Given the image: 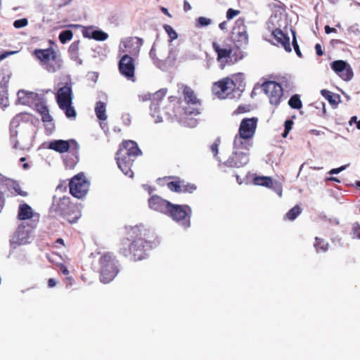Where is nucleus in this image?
Instances as JSON below:
<instances>
[{"mask_svg": "<svg viewBox=\"0 0 360 360\" xmlns=\"http://www.w3.org/2000/svg\"><path fill=\"white\" fill-rule=\"evenodd\" d=\"M160 240L150 228L143 224L126 228V236L121 241L119 253L133 262L141 261L148 256V251L155 248Z\"/></svg>", "mask_w": 360, "mask_h": 360, "instance_id": "f257e3e1", "label": "nucleus"}, {"mask_svg": "<svg viewBox=\"0 0 360 360\" xmlns=\"http://www.w3.org/2000/svg\"><path fill=\"white\" fill-rule=\"evenodd\" d=\"M176 86L177 93L180 97L176 103L169 104L166 107L167 110H172V112H166L168 117L181 119L184 116L199 115L202 101L195 91L184 83H178Z\"/></svg>", "mask_w": 360, "mask_h": 360, "instance_id": "f03ea898", "label": "nucleus"}, {"mask_svg": "<svg viewBox=\"0 0 360 360\" xmlns=\"http://www.w3.org/2000/svg\"><path fill=\"white\" fill-rule=\"evenodd\" d=\"M141 154L142 152L136 142L131 140H125L122 142L116 153V160L118 167L124 175L133 178L132 165L136 158Z\"/></svg>", "mask_w": 360, "mask_h": 360, "instance_id": "7ed1b4c3", "label": "nucleus"}, {"mask_svg": "<svg viewBox=\"0 0 360 360\" xmlns=\"http://www.w3.org/2000/svg\"><path fill=\"white\" fill-rule=\"evenodd\" d=\"M50 214L54 217H60L68 223H75L81 217L78 207L72 204L67 196L56 198L55 196L49 209Z\"/></svg>", "mask_w": 360, "mask_h": 360, "instance_id": "20e7f679", "label": "nucleus"}, {"mask_svg": "<svg viewBox=\"0 0 360 360\" xmlns=\"http://www.w3.org/2000/svg\"><path fill=\"white\" fill-rule=\"evenodd\" d=\"M33 54L39 60L41 65L49 72H56L62 67V60L52 47L44 49H37Z\"/></svg>", "mask_w": 360, "mask_h": 360, "instance_id": "39448f33", "label": "nucleus"}, {"mask_svg": "<svg viewBox=\"0 0 360 360\" xmlns=\"http://www.w3.org/2000/svg\"><path fill=\"white\" fill-rule=\"evenodd\" d=\"M115 256L111 252L104 253L99 259L100 280L103 283L112 281L119 272Z\"/></svg>", "mask_w": 360, "mask_h": 360, "instance_id": "423d86ee", "label": "nucleus"}, {"mask_svg": "<svg viewBox=\"0 0 360 360\" xmlns=\"http://www.w3.org/2000/svg\"><path fill=\"white\" fill-rule=\"evenodd\" d=\"M191 208L187 205L171 204L167 216L179 223L185 229L191 226Z\"/></svg>", "mask_w": 360, "mask_h": 360, "instance_id": "0eeeda50", "label": "nucleus"}, {"mask_svg": "<svg viewBox=\"0 0 360 360\" xmlns=\"http://www.w3.org/2000/svg\"><path fill=\"white\" fill-rule=\"evenodd\" d=\"M262 87L269 98V103L275 108L283 100V89L280 84L275 81H267L262 84Z\"/></svg>", "mask_w": 360, "mask_h": 360, "instance_id": "6e6552de", "label": "nucleus"}, {"mask_svg": "<svg viewBox=\"0 0 360 360\" xmlns=\"http://www.w3.org/2000/svg\"><path fill=\"white\" fill-rule=\"evenodd\" d=\"M70 194L77 198H82L86 194L89 188V182L83 173H79L74 176L69 182Z\"/></svg>", "mask_w": 360, "mask_h": 360, "instance_id": "1a4fd4ad", "label": "nucleus"}, {"mask_svg": "<svg viewBox=\"0 0 360 360\" xmlns=\"http://www.w3.org/2000/svg\"><path fill=\"white\" fill-rule=\"evenodd\" d=\"M236 86V83L229 77H224L216 82L212 86L214 95L220 99H225L231 95Z\"/></svg>", "mask_w": 360, "mask_h": 360, "instance_id": "9d476101", "label": "nucleus"}, {"mask_svg": "<svg viewBox=\"0 0 360 360\" xmlns=\"http://www.w3.org/2000/svg\"><path fill=\"white\" fill-rule=\"evenodd\" d=\"M249 162V153L233 150L232 154L225 162L219 164V167L226 172L224 168H240L245 166Z\"/></svg>", "mask_w": 360, "mask_h": 360, "instance_id": "9b49d317", "label": "nucleus"}, {"mask_svg": "<svg viewBox=\"0 0 360 360\" xmlns=\"http://www.w3.org/2000/svg\"><path fill=\"white\" fill-rule=\"evenodd\" d=\"M49 148L59 153H66L71 149L74 154H77L79 150V145L75 139L67 141L54 140L49 143Z\"/></svg>", "mask_w": 360, "mask_h": 360, "instance_id": "f8f14e48", "label": "nucleus"}, {"mask_svg": "<svg viewBox=\"0 0 360 360\" xmlns=\"http://www.w3.org/2000/svg\"><path fill=\"white\" fill-rule=\"evenodd\" d=\"M119 71L122 75L128 79L134 80L135 72V61L130 56L125 54L120 60Z\"/></svg>", "mask_w": 360, "mask_h": 360, "instance_id": "ddd939ff", "label": "nucleus"}, {"mask_svg": "<svg viewBox=\"0 0 360 360\" xmlns=\"http://www.w3.org/2000/svg\"><path fill=\"white\" fill-rule=\"evenodd\" d=\"M257 117L244 118L241 120L238 129V134L243 137L252 139L257 127Z\"/></svg>", "mask_w": 360, "mask_h": 360, "instance_id": "4468645a", "label": "nucleus"}, {"mask_svg": "<svg viewBox=\"0 0 360 360\" xmlns=\"http://www.w3.org/2000/svg\"><path fill=\"white\" fill-rule=\"evenodd\" d=\"M331 68L345 81H349L353 77L352 69L345 60H338L333 61L331 63Z\"/></svg>", "mask_w": 360, "mask_h": 360, "instance_id": "2eb2a0df", "label": "nucleus"}, {"mask_svg": "<svg viewBox=\"0 0 360 360\" xmlns=\"http://www.w3.org/2000/svg\"><path fill=\"white\" fill-rule=\"evenodd\" d=\"M231 34L233 40L240 44H246L248 42V35L244 19L238 18L236 20Z\"/></svg>", "mask_w": 360, "mask_h": 360, "instance_id": "dca6fc26", "label": "nucleus"}, {"mask_svg": "<svg viewBox=\"0 0 360 360\" xmlns=\"http://www.w3.org/2000/svg\"><path fill=\"white\" fill-rule=\"evenodd\" d=\"M169 178L173 179V181L167 183V187L172 191L191 193L196 189L194 184H185L184 181L180 180L178 177L169 176Z\"/></svg>", "mask_w": 360, "mask_h": 360, "instance_id": "f3484780", "label": "nucleus"}, {"mask_svg": "<svg viewBox=\"0 0 360 360\" xmlns=\"http://www.w3.org/2000/svg\"><path fill=\"white\" fill-rule=\"evenodd\" d=\"M171 202L162 198L154 195L148 199V206L150 209L165 215L167 214L171 207Z\"/></svg>", "mask_w": 360, "mask_h": 360, "instance_id": "a211bd4d", "label": "nucleus"}, {"mask_svg": "<svg viewBox=\"0 0 360 360\" xmlns=\"http://www.w3.org/2000/svg\"><path fill=\"white\" fill-rule=\"evenodd\" d=\"M56 101L58 106L66 105L72 103V91L71 83H66L60 87L56 94Z\"/></svg>", "mask_w": 360, "mask_h": 360, "instance_id": "6ab92c4d", "label": "nucleus"}, {"mask_svg": "<svg viewBox=\"0 0 360 360\" xmlns=\"http://www.w3.org/2000/svg\"><path fill=\"white\" fill-rule=\"evenodd\" d=\"M212 46L217 53V60L221 63L223 68L227 62V58L231 55L232 49L231 47L221 48L217 41H213Z\"/></svg>", "mask_w": 360, "mask_h": 360, "instance_id": "aec40b11", "label": "nucleus"}, {"mask_svg": "<svg viewBox=\"0 0 360 360\" xmlns=\"http://www.w3.org/2000/svg\"><path fill=\"white\" fill-rule=\"evenodd\" d=\"M252 139L243 137L240 134H236L233 140V149L249 153L250 148L252 146Z\"/></svg>", "mask_w": 360, "mask_h": 360, "instance_id": "412c9836", "label": "nucleus"}, {"mask_svg": "<svg viewBox=\"0 0 360 360\" xmlns=\"http://www.w3.org/2000/svg\"><path fill=\"white\" fill-rule=\"evenodd\" d=\"M272 35L274 36L277 44H281L287 52H290L292 51L290 44V38L285 34H284L281 30H274L272 32Z\"/></svg>", "mask_w": 360, "mask_h": 360, "instance_id": "4be33fe9", "label": "nucleus"}, {"mask_svg": "<svg viewBox=\"0 0 360 360\" xmlns=\"http://www.w3.org/2000/svg\"><path fill=\"white\" fill-rule=\"evenodd\" d=\"M34 216L32 207L27 204H22L19 206L18 218L20 220L32 219Z\"/></svg>", "mask_w": 360, "mask_h": 360, "instance_id": "5701e85b", "label": "nucleus"}, {"mask_svg": "<svg viewBox=\"0 0 360 360\" xmlns=\"http://www.w3.org/2000/svg\"><path fill=\"white\" fill-rule=\"evenodd\" d=\"M6 184L8 190L11 191H13L16 195H19L22 197H26L28 195L27 192L23 191L21 188L20 184L17 181L13 180L11 179H8L6 180Z\"/></svg>", "mask_w": 360, "mask_h": 360, "instance_id": "b1692460", "label": "nucleus"}, {"mask_svg": "<svg viewBox=\"0 0 360 360\" xmlns=\"http://www.w3.org/2000/svg\"><path fill=\"white\" fill-rule=\"evenodd\" d=\"M165 96V92L160 90L156 91L155 94H143L142 95L139 96V98L142 101H159L162 100V98Z\"/></svg>", "mask_w": 360, "mask_h": 360, "instance_id": "393cba45", "label": "nucleus"}, {"mask_svg": "<svg viewBox=\"0 0 360 360\" xmlns=\"http://www.w3.org/2000/svg\"><path fill=\"white\" fill-rule=\"evenodd\" d=\"M253 183L257 186H262L266 188H272L274 185L273 179L270 176H258L253 179Z\"/></svg>", "mask_w": 360, "mask_h": 360, "instance_id": "a878e982", "label": "nucleus"}, {"mask_svg": "<svg viewBox=\"0 0 360 360\" xmlns=\"http://www.w3.org/2000/svg\"><path fill=\"white\" fill-rule=\"evenodd\" d=\"M95 112L97 118L99 120L103 121L107 119L106 115V107L105 103L102 101H98L95 107Z\"/></svg>", "mask_w": 360, "mask_h": 360, "instance_id": "bb28decb", "label": "nucleus"}, {"mask_svg": "<svg viewBox=\"0 0 360 360\" xmlns=\"http://www.w3.org/2000/svg\"><path fill=\"white\" fill-rule=\"evenodd\" d=\"M302 212V208L300 205H296L291 208L284 216V219L294 221Z\"/></svg>", "mask_w": 360, "mask_h": 360, "instance_id": "cd10ccee", "label": "nucleus"}, {"mask_svg": "<svg viewBox=\"0 0 360 360\" xmlns=\"http://www.w3.org/2000/svg\"><path fill=\"white\" fill-rule=\"evenodd\" d=\"M314 246L316 250V252H326L328 251L329 248V243L326 242L324 239L316 237L315 238V243L314 244Z\"/></svg>", "mask_w": 360, "mask_h": 360, "instance_id": "c85d7f7f", "label": "nucleus"}, {"mask_svg": "<svg viewBox=\"0 0 360 360\" xmlns=\"http://www.w3.org/2000/svg\"><path fill=\"white\" fill-rule=\"evenodd\" d=\"M37 110L41 115V120L44 122H49L52 121V117L49 114V108L45 105L37 106Z\"/></svg>", "mask_w": 360, "mask_h": 360, "instance_id": "c756f323", "label": "nucleus"}, {"mask_svg": "<svg viewBox=\"0 0 360 360\" xmlns=\"http://www.w3.org/2000/svg\"><path fill=\"white\" fill-rule=\"evenodd\" d=\"M11 73L8 70H0V87H8Z\"/></svg>", "mask_w": 360, "mask_h": 360, "instance_id": "7c9ffc66", "label": "nucleus"}, {"mask_svg": "<svg viewBox=\"0 0 360 360\" xmlns=\"http://www.w3.org/2000/svg\"><path fill=\"white\" fill-rule=\"evenodd\" d=\"M321 94L330 103V104H337V99L340 98V96L337 94H333V92L327 90L322 89L321 91Z\"/></svg>", "mask_w": 360, "mask_h": 360, "instance_id": "2f4dec72", "label": "nucleus"}, {"mask_svg": "<svg viewBox=\"0 0 360 360\" xmlns=\"http://www.w3.org/2000/svg\"><path fill=\"white\" fill-rule=\"evenodd\" d=\"M288 105L292 109H301L302 108V103L298 94H295L290 97L288 101Z\"/></svg>", "mask_w": 360, "mask_h": 360, "instance_id": "473e14b6", "label": "nucleus"}, {"mask_svg": "<svg viewBox=\"0 0 360 360\" xmlns=\"http://www.w3.org/2000/svg\"><path fill=\"white\" fill-rule=\"evenodd\" d=\"M62 110L64 111L65 116L69 119H75L77 115V112L75 108L72 106V103L66 104V105H62L59 107Z\"/></svg>", "mask_w": 360, "mask_h": 360, "instance_id": "72a5a7b5", "label": "nucleus"}, {"mask_svg": "<svg viewBox=\"0 0 360 360\" xmlns=\"http://www.w3.org/2000/svg\"><path fill=\"white\" fill-rule=\"evenodd\" d=\"M0 105L3 107L8 105V87H0Z\"/></svg>", "mask_w": 360, "mask_h": 360, "instance_id": "f704fd0d", "label": "nucleus"}, {"mask_svg": "<svg viewBox=\"0 0 360 360\" xmlns=\"http://www.w3.org/2000/svg\"><path fill=\"white\" fill-rule=\"evenodd\" d=\"M73 37V32L70 30L62 31L58 37L61 44H64L67 41H70Z\"/></svg>", "mask_w": 360, "mask_h": 360, "instance_id": "c9c22d12", "label": "nucleus"}, {"mask_svg": "<svg viewBox=\"0 0 360 360\" xmlns=\"http://www.w3.org/2000/svg\"><path fill=\"white\" fill-rule=\"evenodd\" d=\"M151 115L155 118V122H159L162 121V117L160 112L159 107L157 104L153 103L150 107Z\"/></svg>", "mask_w": 360, "mask_h": 360, "instance_id": "e433bc0d", "label": "nucleus"}, {"mask_svg": "<svg viewBox=\"0 0 360 360\" xmlns=\"http://www.w3.org/2000/svg\"><path fill=\"white\" fill-rule=\"evenodd\" d=\"M108 37V34L102 30H95L91 35V38L96 41H105Z\"/></svg>", "mask_w": 360, "mask_h": 360, "instance_id": "4c0bfd02", "label": "nucleus"}, {"mask_svg": "<svg viewBox=\"0 0 360 360\" xmlns=\"http://www.w3.org/2000/svg\"><path fill=\"white\" fill-rule=\"evenodd\" d=\"M79 41H75L72 42L68 49L69 53L71 55L77 56L79 50Z\"/></svg>", "mask_w": 360, "mask_h": 360, "instance_id": "58836bf2", "label": "nucleus"}, {"mask_svg": "<svg viewBox=\"0 0 360 360\" xmlns=\"http://www.w3.org/2000/svg\"><path fill=\"white\" fill-rule=\"evenodd\" d=\"M164 29L166 31V32L167 33L171 41L177 38V37H178L177 33L170 25H165L164 26Z\"/></svg>", "mask_w": 360, "mask_h": 360, "instance_id": "ea45409f", "label": "nucleus"}, {"mask_svg": "<svg viewBox=\"0 0 360 360\" xmlns=\"http://www.w3.org/2000/svg\"><path fill=\"white\" fill-rule=\"evenodd\" d=\"M221 143L220 138H217L214 142L211 145L210 150L214 157L218 154L219 146Z\"/></svg>", "mask_w": 360, "mask_h": 360, "instance_id": "a19ab883", "label": "nucleus"}, {"mask_svg": "<svg viewBox=\"0 0 360 360\" xmlns=\"http://www.w3.org/2000/svg\"><path fill=\"white\" fill-rule=\"evenodd\" d=\"M28 24V20L27 18H21L19 20H16L13 22V26L17 28H22L26 27Z\"/></svg>", "mask_w": 360, "mask_h": 360, "instance_id": "79ce46f5", "label": "nucleus"}, {"mask_svg": "<svg viewBox=\"0 0 360 360\" xmlns=\"http://www.w3.org/2000/svg\"><path fill=\"white\" fill-rule=\"evenodd\" d=\"M233 81L235 83L239 82L238 87H243L245 86L244 76L243 73H238L237 75H233Z\"/></svg>", "mask_w": 360, "mask_h": 360, "instance_id": "37998d69", "label": "nucleus"}, {"mask_svg": "<svg viewBox=\"0 0 360 360\" xmlns=\"http://www.w3.org/2000/svg\"><path fill=\"white\" fill-rule=\"evenodd\" d=\"M292 34H293V39H292V46H293V48L297 53V55L301 58L302 57V53H301V51L300 50V47H299V45L297 44V39H296V37H295V32L294 31H292Z\"/></svg>", "mask_w": 360, "mask_h": 360, "instance_id": "c03bdc74", "label": "nucleus"}, {"mask_svg": "<svg viewBox=\"0 0 360 360\" xmlns=\"http://www.w3.org/2000/svg\"><path fill=\"white\" fill-rule=\"evenodd\" d=\"M352 232L354 238L360 239V224L358 222L353 224Z\"/></svg>", "mask_w": 360, "mask_h": 360, "instance_id": "a18cd8bd", "label": "nucleus"}, {"mask_svg": "<svg viewBox=\"0 0 360 360\" xmlns=\"http://www.w3.org/2000/svg\"><path fill=\"white\" fill-rule=\"evenodd\" d=\"M94 31L92 27H84L82 30V34L85 38L92 39V32Z\"/></svg>", "mask_w": 360, "mask_h": 360, "instance_id": "49530a36", "label": "nucleus"}, {"mask_svg": "<svg viewBox=\"0 0 360 360\" xmlns=\"http://www.w3.org/2000/svg\"><path fill=\"white\" fill-rule=\"evenodd\" d=\"M240 11L239 10H234L233 8L228 9L226 12V18L228 20H231L238 14H240Z\"/></svg>", "mask_w": 360, "mask_h": 360, "instance_id": "de8ad7c7", "label": "nucleus"}, {"mask_svg": "<svg viewBox=\"0 0 360 360\" xmlns=\"http://www.w3.org/2000/svg\"><path fill=\"white\" fill-rule=\"evenodd\" d=\"M200 26H207L211 23V20L205 17H199L197 20Z\"/></svg>", "mask_w": 360, "mask_h": 360, "instance_id": "09e8293b", "label": "nucleus"}, {"mask_svg": "<svg viewBox=\"0 0 360 360\" xmlns=\"http://www.w3.org/2000/svg\"><path fill=\"white\" fill-rule=\"evenodd\" d=\"M293 122L291 120H286L285 122V131L283 134V137H286L287 134L289 133L290 130L292 129V125Z\"/></svg>", "mask_w": 360, "mask_h": 360, "instance_id": "8fccbe9b", "label": "nucleus"}, {"mask_svg": "<svg viewBox=\"0 0 360 360\" xmlns=\"http://www.w3.org/2000/svg\"><path fill=\"white\" fill-rule=\"evenodd\" d=\"M250 110L249 105H239L235 111L236 114H241L249 112Z\"/></svg>", "mask_w": 360, "mask_h": 360, "instance_id": "3c124183", "label": "nucleus"}, {"mask_svg": "<svg viewBox=\"0 0 360 360\" xmlns=\"http://www.w3.org/2000/svg\"><path fill=\"white\" fill-rule=\"evenodd\" d=\"M72 0H54L55 4L58 7L61 8L68 5Z\"/></svg>", "mask_w": 360, "mask_h": 360, "instance_id": "603ef678", "label": "nucleus"}, {"mask_svg": "<svg viewBox=\"0 0 360 360\" xmlns=\"http://www.w3.org/2000/svg\"><path fill=\"white\" fill-rule=\"evenodd\" d=\"M21 117H22V115H20V114H18V115H15V116L13 118V120H11V125L12 127H13V126H16V127H17V126L18 125V124H19V122H20V119H21Z\"/></svg>", "mask_w": 360, "mask_h": 360, "instance_id": "864d4df0", "label": "nucleus"}, {"mask_svg": "<svg viewBox=\"0 0 360 360\" xmlns=\"http://www.w3.org/2000/svg\"><path fill=\"white\" fill-rule=\"evenodd\" d=\"M59 269L60 271V272L64 274V275H68L69 274V270L68 269V267L63 264H60L59 266Z\"/></svg>", "mask_w": 360, "mask_h": 360, "instance_id": "5fc2aeb1", "label": "nucleus"}, {"mask_svg": "<svg viewBox=\"0 0 360 360\" xmlns=\"http://www.w3.org/2000/svg\"><path fill=\"white\" fill-rule=\"evenodd\" d=\"M349 123L350 125H352L353 123H356V128L360 130V120L357 121V117L356 116L352 117L350 120H349Z\"/></svg>", "mask_w": 360, "mask_h": 360, "instance_id": "6e6d98bb", "label": "nucleus"}, {"mask_svg": "<svg viewBox=\"0 0 360 360\" xmlns=\"http://www.w3.org/2000/svg\"><path fill=\"white\" fill-rule=\"evenodd\" d=\"M6 200L4 197L3 193L0 191V213L2 212L4 207L5 206Z\"/></svg>", "mask_w": 360, "mask_h": 360, "instance_id": "4d7b16f0", "label": "nucleus"}, {"mask_svg": "<svg viewBox=\"0 0 360 360\" xmlns=\"http://www.w3.org/2000/svg\"><path fill=\"white\" fill-rule=\"evenodd\" d=\"M30 144H22L19 141H16L14 144V148L20 149H25L30 147Z\"/></svg>", "mask_w": 360, "mask_h": 360, "instance_id": "13d9d810", "label": "nucleus"}, {"mask_svg": "<svg viewBox=\"0 0 360 360\" xmlns=\"http://www.w3.org/2000/svg\"><path fill=\"white\" fill-rule=\"evenodd\" d=\"M66 189H67V186H66L65 181L60 182L56 187V190H58L60 191H65Z\"/></svg>", "mask_w": 360, "mask_h": 360, "instance_id": "bf43d9fd", "label": "nucleus"}, {"mask_svg": "<svg viewBox=\"0 0 360 360\" xmlns=\"http://www.w3.org/2000/svg\"><path fill=\"white\" fill-rule=\"evenodd\" d=\"M315 50L318 56H321L323 55V51L322 50L321 44H316L315 45Z\"/></svg>", "mask_w": 360, "mask_h": 360, "instance_id": "052dcab7", "label": "nucleus"}, {"mask_svg": "<svg viewBox=\"0 0 360 360\" xmlns=\"http://www.w3.org/2000/svg\"><path fill=\"white\" fill-rule=\"evenodd\" d=\"M345 169V166H342V167H338V168L332 169L330 171V174H338V173L342 172V170H344Z\"/></svg>", "mask_w": 360, "mask_h": 360, "instance_id": "680f3d73", "label": "nucleus"}, {"mask_svg": "<svg viewBox=\"0 0 360 360\" xmlns=\"http://www.w3.org/2000/svg\"><path fill=\"white\" fill-rule=\"evenodd\" d=\"M27 94H28L24 90L18 91V99L20 101L22 100L25 98V96Z\"/></svg>", "mask_w": 360, "mask_h": 360, "instance_id": "e2e57ef3", "label": "nucleus"}, {"mask_svg": "<svg viewBox=\"0 0 360 360\" xmlns=\"http://www.w3.org/2000/svg\"><path fill=\"white\" fill-rule=\"evenodd\" d=\"M325 32L326 34H330L331 32H336V29L333 27H330L329 25H326L325 27Z\"/></svg>", "mask_w": 360, "mask_h": 360, "instance_id": "0e129e2a", "label": "nucleus"}, {"mask_svg": "<svg viewBox=\"0 0 360 360\" xmlns=\"http://www.w3.org/2000/svg\"><path fill=\"white\" fill-rule=\"evenodd\" d=\"M14 52L13 51H6L4 52V53L2 54H0V61L4 58H6V57H8V56L13 54Z\"/></svg>", "mask_w": 360, "mask_h": 360, "instance_id": "69168bd1", "label": "nucleus"}, {"mask_svg": "<svg viewBox=\"0 0 360 360\" xmlns=\"http://www.w3.org/2000/svg\"><path fill=\"white\" fill-rule=\"evenodd\" d=\"M56 285V281L54 278H49L48 280V286L49 288H53Z\"/></svg>", "mask_w": 360, "mask_h": 360, "instance_id": "338daca9", "label": "nucleus"}, {"mask_svg": "<svg viewBox=\"0 0 360 360\" xmlns=\"http://www.w3.org/2000/svg\"><path fill=\"white\" fill-rule=\"evenodd\" d=\"M160 11L166 15H167L169 18H172V15L168 11V9L165 7H161Z\"/></svg>", "mask_w": 360, "mask_h": 360, "instance_id": "774afa93", "label": "nucleus"}]
</instances>
